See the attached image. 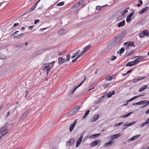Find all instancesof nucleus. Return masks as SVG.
<instances>
[{
	"label": "nucleus",
	"mask_w": 149,
	"mask_h": 149,
	"mask_svg": "<svg viewBox=\"0 0 149 149\" xmlns=\"http://www.w3.org/2000/svg\"><path fill=\"white\" fill-rule=\"evenodd\" d=\"M66 31L64 29H60L58 31V33L60 36H62L65 33Z\"/></svg>",
	"instance_id": "5701e85b"
},
{
	"label": "nucleus",
	"mask_w": 149,
	"mask_h": 149,
	"mask_svg": "<svg viewBox=\"0 0 149 149\" xmlns=\"http://www.w3.org/2000/svg\"><path fill=\"white\" fill-rule=\"evenodd\" d=\"M77 121V119H76L74 120L73 122L70 125L69 127L70 131L71 132H72L73 129V128L75 125Z\"/></svg>",
	"instance_id": "1a4fd4ad"
},
{
	"label": "nucleus",
	"mask_w": 149,
	"mask_h": 149,
	"mask_svg": "<svg viewBox=\"0 0 149 149\" xmlns=\"http://www.w3.org/2000/svg\"><path fill=\"white\" fill-rule=\"evenodd\" d=\"M114 142V141H113L112 140L109 141L105 143V145L104 146L105 147H108L109 146H110Z\"/></svg>",
	"instance_id": "4468645a"
},
{
	"label": "nucleus",
	"mask_w": 149,
	"mask_h": 149,
	"mask_svg": "<svg viewBox=\"0 0 149 149\" xmlns=\"http://www.w3.org/2000/svg\"><path fill=\"white\" fill-rule=\"evenodd\" d=\"M40 0H39L33 6L31 7V10H33L35 8L37 4L40 1Z\"/></svg>",
	"instance_id": "393cba45"
},
{
	"label": "nucleus",
	"mask_w": 149,
	"mask_h": 149,
	"mask_svg": "<svg viewBox=\"0 0 149 149\" xmlns=\"http://www.w3.org/2000/svg\"><path fill=\"white\" fill-rule=\"evenodd\" d=\"M134 58H137L134 61L135 64H136L139 62L143 61L144 59V57L139 56H135Z\"/></svg>",
	"instance_id": "39448f33"
},
{
	"label": "nucleus",
	"mask_w": 149,
	"mask_h": 149,
	"mask_svg": "<svg viewBox=\"0 0 149 149\" xmlns=\"http://www.w3.org/2000/svg\"><path fill=\"white\" fill-rule=\"evenodd\" d=\"M134 52V50L133 49H132L131 50V52L130 53H128V52H127V56H130L131 55L132 53Z\"/></svg>",
	"instance_id": "49530a36"
},
{
	"label": "nucleus",
	"mask_w": 149,
	"mask_h": 149,
	"mask_svg": "<svg viewBox=\"0 0 149 149\" xmlns=\"http://www.w3.org/2000/svg\"><path fill=\"white\" fill-rule=\"evenodd\" d=\"M133 112H131L128 113L126 114L124 116H121L120 117H121L122 118H126L130 116L131 115V114H132V113Z\"/></svg>",
	"instance_id": "cd10ccee"
},
{
	"label": "nucleus",
	"mask_w": 149,
	"mask_h": 149,
	"mask_svg": "<svg viewBox=\"0 0 149 149\" xmlns=\"http://www.w3.org/2000/svg\"><path fill=\"white\" fill-rule=\"evenodd\" d=\"M138 81V80H137V79H134L133 81V82L134 83H136Z\"/></svg>",
	"instance_id": "13d9d810"
},
{
	"label": "nucleus",
	"mask_w": 149,
	"mask_h": 149,
	"mask_svg": "<svg viewBox=\"0 0 149 149\" xmlns=\"http://www.w3.org/2000/svg\"><path fill=\"white\" fill-rule=\"evenodd\" d=\"M149 124V120H148L146 122L143 123L142 125H141V127H143L145 125Z\"/></svg>",
	"instance_id": "72a5a7b5"
},
{
	"label": "nucleus",
	"mask_w": 149,
	"mask_h": 149,
	"mask_svg": "<svg viewBox=\"0 0 149 149\" xmlns=\"http://www.w3.org/2000/svg\"><path fill=\"white\" fill-rule=\"evenodd\" d=\"M149 7H146L143 8L139 12V13L140 15L142 14L143 13L146 12L149 9Z\"/></svg>",
	"instance_id": "9b49d317"
},
{
	"label": "nucleus",
	"mask_w": 149,
	"mask_h": 149,
	"mask_svg": "<svg viewBox=\"0 0 149 149\" xmlns=\"http://www.w3.org/2000/svg\"><path fill=\"white\" fill-rule=\"evenodd\" d=\"M75 141V140L73 138H72L69 140V141L67 142L66 146H69L72 144Z\"/></svg>",
	"instance_id": "ddd939ff"
},
{
	"label": "nucleus",
	"mask_w": 149,
	"mask_h": 149,
	"mask_svg": "<svg viewBox=\"0 0 149 149\" xmlns=\"http://www.w3.org/2000/svg\"><path fill=\"white\" fill-rule=\"evenodd\" d=\"M66 52H67L66 51H64L62 52H61L59 53L58 54L59 56H62L64 54L66 53Z\"/></svg>",
	"instance_id": "79ce46f5"
},
{
	"label": "nucleus",
	"mask_w": 149,
	"mask_h": 149,
	"mask_svg": "<svg viewBox=\"0 0 149 149\" xmlns=\"http://www.w3.org/2000/svg\"><path fill=\"white\" fill-rule=\"evenodd\" d=\"M141 135H137L134 136L132 137L130 139H129L128 140V142H130V141H133L135 140V139H137L139 137H140Z\"/></svg>",
	"instance_id": "9d476101"
},
{
	"label": "nucleus",
	"mask_w": 149,
	"mask_h": 149,
	"mask_svg": "<svg viewBox=\"0 0 149 149\" xmlns=\"http://www.w3.org/2000/svg\"><path fill=\"white\" fill-rule=\"evenodd\" d=\"M143 33L144 34V36H146L147 37L149 36V33L147 30H145L142 31Z\"/></svg>",
	"instance_id": "a878e982"
},
{
	"label": "nucleus",
	"mask_w": 149,
	"mask_h": 149,
	"mask_svg": "<svg viewBox=\"0 0 149 149\" xmlns=\"http://www.w3.org/2000/svg\"><path fill=\"white\" fill-rule=\"evenodd\" d=\"M107 5H106L103 6H101V7H100V6H96V10H99L102 7H104V6H106Z\"/></svg>",
	"instance_id": "37998d69"
},
{
	"label": "nucleus",
	"mask_w": 149,
	"mask_h": 149,
	"mask_svg": "<svg viewBox=\"0 0 149 149\" xmlns=\"http://www.w3.org/2000/svg\"><path fill=\"white\" fill-rule=\"evenodd\" d=\"M64 4V1H62L61 2H60L58 3L57 4V6H61L63 5Z\"/></svg>",
	"instance_id": "a19ab883"
},
{
	"label": "nucleus",
	"mask_w": 149,
	"mask_h": 149,
	"mask_svg": "<svg viewBox=\"0 0 149 149\" xmlns=\"http://www.w3.org/2000/svg\"><path fill=\"white\" fill-rule=\"evenodd\" d=\"M133 97L134 98V99L135 100V99L139 97V96L138 95L135 96L134 97Z\"/></svg>",
	"instance_id": "69168bd1"
},
{
	"label": "nucleus",
	"mask_w": 149,
	"mask_h": 149,
	"mask_svg": "<svg viewBox=\"0 0 149 149\" xmlns=\"http://www.w3.org/2000/svg\"><path fill=\"white\" fill-rule=\"evenodd\" d=\"M101 140H97L93 142L90 144V145L92 147H94L97 145V143H100Z\"/></svg>",
	"instance_id": "6e6552de"
},
{
	"label": "nucleus",
	"mask_w": 149,
	"mask_h": 149,
	"mask_svg": "<svg viewBox=\"0 0 149 149\" xmlns=\"http://www.w3.org/2000/svg\"><path fill=\"white\" fill-rule=\"evenodd\" d=\"M125 20H123L122 22H120L118 24V27L120 28V27L123 26L125 24Z\"/></svg>",
	"instance_id": "4be33fe9"
},
{
	"label": "nucleus",
	"mask_w": 149,
	"mask_h": 149,
	"mask_svg": "<svg viewBox=\"0 0 149 149\" xmlns=\"http://www.w3.org/2000/svg\"><path fill=\"white\" fill-rule=\"evenodd\" d=\"M123 34L121 33L118 34L116 37L112 40V42L118 44V45H120L122 42L121 40L123 38Z\"/></svg>",
	"instance_id": "f257e3e1"
},
{
	"label": "nucleus",
	"mask_w": 149,
	"mask_h": 149,
	"mask_svg": "<svg viewBox=\"0 0 149 149\" xmlns=\"http://www.w3.org/2000/svg\"><path fill=\"white\" fill-rule=\"evenodd\" d=\"M24 36V33H22L21 34H20V35H18L17 36H14V38H17V39H19L20 38Z\"/></svg>",
	"instance_id": "bb28decb"
},
{
	"label": "nucleus",
	"mask_w": 149,
	"mask_h": 149,
	"mask_svg": "<svg viewBox=\"0 0 149 149\" xmlns=\"http://www.w3.org/2000/svg\"><path fill=\"white\" fill-rule=\"evenodd\" d=\"M89 112H90V111L89 110H88L85 113L84 116L82 118V120H83L87 116Z\"/></svg>",
	"instance_id": "7c9ffc66"
},
{
	"label": "nucleus",
	"mask_w": 149,
	"mask_h": 149,
	"mask_svg": "<svg viewBox=\"0 0 149 149\" xmlns=\"http://www.w3.org/2000/svg\"><path fill=\"white\" fill-rule=\"evenodd\" d=\"M9 114H10V113H9V111H8L7 115L6 116V118H8V116H9Z\"/></svg>",
	"instance_id": "e2e57ef3"
},
{
	"label": "nucleus",
	"mask_w": 149,
	"mask_h": 149,
	"mask_svg": "<svg viewBox=\"0 0 149 149\" xmlns=\"http://www.w3.org/2000/svg\"><path fill=\"white\" fill-rule=\"evenodd\" d=\"M84 1L83 0H81L79 1L77 3V6H79L80 5L82 4L83 3Z\"/></svg>",
	"instance_id": "4c0bfd02"
},
{
	"label": "nucleus",
	"mask_w": 149,
	"mask_h": 149,
	"mask_svg": "<svg viewBox=\"0 0 149 149\" xmlns=\"http://www.w3.org/2000/svg\"><path fill=\"white\" fill-rule=\"evenodd\" d=\"M78 6H77V3H76L72 7V8H76Z\"/></svg>",
	"instance_id": "864d4df0"
},
{
	"label": "nucleus",
	"mask_w": 149,
	"mask_h": 149,
	"mask_svg": "<svg viewBox=\"0 0 149 149\" xmlns=\"http://www.w3.org/2000/svg\"><path fill=\"white\" fill-rule=\"evenodd\" d=\"M133 70L132 69L130 70L127 71V74H128L130 72H131Z\"/></svg>",
	"instance_id": "0e129e2a"
},
{
	"label": "nucleus",
	"mask_w": 149,
	"mask_h": 149,
	"mask_svg": "<svg viewBox=\"0 0 149 149\" xmlns=\"http://www.w3.org/2000/svg\"><path fill=\"white\" fill-rule=\"evenodd\" d=\"M78 54V52L75 53L74 54V55L71 56L72 58L73 59L75 58L77 55Z\"/></svg>",
	"instance_id": "a18cd8bd"
},
{
	"label": "nucleus",
	"mask_w": 149,
	"mask_h": 149,
	"mask_svg": "<svg viewBox=\"0 0 149 149\" xmlns=\"http://www.w3.org/2000/svg\"><path fill=\"white\" fill-rule=\"evenodd\" d=\"M131 20V18L127 16L126 20L127 23L130 22Z\"/></svg>",
	"instance_id": "e433bc0d"
},
{
	"label": "nucleus",
	"mask_w": 149,
	"mask_h": 149,
	"mask_svg": "<svg viewBox=\"0 0 149 149\" xmlns=\"http://www.w3.org/2000/svg\"><path fill=\"white\" fill-rule=\"evenodd\" d=\"M101 101V99L99 98V99H98L97 100H95V101L94 103L95 104H98V103H100Z\"/></svg>",
	"instance_id": "c9c22d12"
},
{
	"label": "nucleus",
	"mask_w": 149,
	"mask_h": 149,
	"mask_svg": "<svg viewBox=\"0 0 149 149\" xmlns=\"http://www.w3.org/2000/svg\"><path fill=\"white\" fill-rule=\"evenodd\" d=\"M115 75H112L106 78V80L107 81H111L113 78L115 77Z\"/></svg>",
	"instance_id": "412c9836"
},
{
	"label": "nucleus",
	"mask_w": 149,
	"mask_h": 149,
	"mask_svg": "<svg viewBox=\"0 0 149 149\" xmlns=\"http://www.w3.org/2000/svg\"><path fill=\"white\" fill-rule=\"evenodd\" d=\"M28 115V111H25L22 115V116L20 117V118L21 119H24Z\"/></svg>",
	"instance_id": "dca6fc26"
},
{
	"label": "nucleus",
	"mask_w": 149,
	"mask_h": 149,
	"mask_svg": "<svg viewBox=\"0 0 149 149\" xmlns=\"http://www.w3.org/2000/svg\"><path fill=\"white\" fill-rule=\"evenodd\" d=\"M146 77H139L137 79V80H138V81H140V80H141L142 79H145L146 78Z\"/></svg>",
	"instance_id": "c03bdc74"
},
{
	"label": "nucleus",
	"mask_w": 149,
	"mask_h": 149,
	"mask_svg": "<svg viewBox=\"0 0 149 149\" xmlns=\"http://www.w3.org/2000/svg\"><path fill=\"white\" fill-rule=\"evenodd\" d=\"M100 135V134L98 133L93 134L91 136L92 137H93V138H96L97 137L99 136Z\"/></svg>",
	"instance_id": "58836bf2"
},
{
	"label": "nucleus",
	"mask_w": 149,
	"mask_h": 149,
	"mask_svg": "<svg viewBox=\"0 0 149 149\" xmlns=\"http://www.w3.org/2000/svg\"><path fill=\"white\" fill-rule=\"evenodd\" d=\"M124 18V17H123L121 15H120L117 17V19L118 20H120L123 19Z\"/></svg>",
	"instance_id": "f704fd0d"
},
{
	"label": "nucleus",
	"mask_w": 149,
	"mask_h": 149,
	"mask_svg": "<svg viewBox=\"0 0 149 149\" xmlns=\"http://www.w3.org/2000/svg\"><path fill=\"white\" fill-rule=\"evenodd\" d=\"M77 59L76 58L75 59H74L72 61V62L73 63H74Z\"/></svg>",
	"instance_id": "774afa93"
},
{
	"label": "nucleus",
	"mask_w": 149,
	"mask_h": 149,
	"mask_svg": "<svg viewBox=\"0 0 149 149\" xmlns=\"http://www.w3.org/2000/svg\"><path fill=\"white\" fill-rule=\"evenodd\" d=\"M8 132V129H6L4 130H2L0 132V134H1V136H3L6 134Z\"/></svg>",
	"instance_id": "a211bd4d"
},
{
	"label": "nucleus",
	"mask_w": 149,
	"mask_h": 149,
	"mask_svg": "<svg viewBox=\"0 0 149 149\" xmlns=\"http://www.w3.org/2000/svg\"><path fill=\"white\" fill-rule=\"evenodd\" d=\"M127 12L128 10L127 9H125L120 12L121 15L124 17L125 13Z\"/></svg>",
	"instance_id": "2f4dec72"
},
{
	"label": "nucleus",
	"mask_w": 149,
	"mask_h": 149,
	"mask_svg": "<svg viewBox=\"0 0 149 149\" xmlns=\"http://www.w3.org/2000/svg\"><path fill=\"white\" fill-rule=\"evenodd\" d=\"M83 138V136L82 134H81L80 135V136L79 137V138L78 139L77 142H76V147H78L79 145H80V144L81 143V142L82 140V139Z\"/></svg>",
	"instance_id": "423d86ee"
},
{
	"label": "nucleus",
	"mask_w": 149,
	"mask_h": 149,
	"mask_svg": "<svg viewBox=\"0 0 149 149\" xmlns=\"http://www.w3.org/2000/svg\"><path fill=\"white\" fill-rule=\"evenodd\" d=\"M123 123V122H121L119 123H118V124H116L115 125H116V126H119L122 125Z\"/></svg>",
	"instance_id": "603ef678"
},
{
	"label": "nucleus",
	"mask_w": 149,
	"mask_h": 149,
	"mask_svg": "<svg viewBox=\"0 0 149 149\" xmlns=\"http://www.w3.org/2000/svg\"><path fill=\"white\" fill-rule=\"evenodd\" d=\"M144 89H143V87L140 88L139 90V92H142L144 90Z\"/></svg>",
	"instance_id": "6e6d98bb"
},
{
	"label": "nucleus",
	"mask_w": 149,
	"mask_h": 149,
	"mask_svg": "<svg viewBox=\"0 0 149 149\" xmlns=\"http://www.w3.org/2000/svg\"><path fill=\"white\" fill-rule=\"evenodd\" d=\"M136 123V122H135V121H133L131 123H130L129 124H127V125H126V127H127V126H131L132 125L135 124Z\"/></svg>",
	"instance_id": "ea45409f"
},
{
	"label": "nucleus",
	"mask_w": 149,
	"mask_h": 149,
	"mask_svg": "<svg viewBox=\"0 0 149 149\" xmlns=\"http://www.w3.org/2000/svg\"><path fill=\"white\" fill-rule=\"evenodd\" d=\"M146 103V100H144L142 101H141L139 102L134 103L132 105L133 106L136 105H141L142 104H145Z\"/></svg>",
	"instance_id": "f8f14e48"
},
{
	"label": "nucleus",
	"mask_w": 149,
	"mask_h": 149,
	"mask_svg": "<svg viewBox=\"0 0 149 149\" xmlns=\"http://www.w3.org/2000/svg\"><path fill=\"white\" fill-rule=\"evenodd\" d=\"M125 51L124 48L123 47L121 48L120 50H119L118 52V53L122 54Z\"/></svg>",
	"instance_id": "473e14b6"
},
{
	"label": "nucleus",
	"mask_w": 149,
	"mask_h": 149,
	"mask_svg": "<svg viewBox=\"0 0 149 149\" xmlns=\"http://www.w3.org/2000/svg\"><path fill=\"white\" fill-rule=\"evenodd\" d=\"M114 43L113 42H112V40L111 42L107 45V48L108 50L111 49L113 47V44Z\"/></svg>",
	"instance_id": "2eb2a0df"
},
{
	"label": "nucleus",
	"mask_w": 149,
	"mask_h": 149,
	"mask_svg": "<svg viewBox=\"0 0 149 149\" xmlns=\"http://www.w3.org/2000/svg\"><path fill=\"white\" fill-rule=\"evenodd\" d=\"M67 58L65 59L62 57H59L58 58V63L59 65L62 64L65 62H68L70 58V54H68L66 55Z\"/></svg>",
	"instance_id": "7ed1b4c3"
},
{
	"label": "nucleus",
	"mask_w": 149,
	"mask_h": 149,
	"mask_svg": "<svg viewBox=\"0 0 149 149\" xmlns=\"http://www.w3.org/2000/svg\"><path fill=\"white\" fill-rule=\"evenodd\" d=\"M80 108V107L79 106L76 105L74 106L70 111L67 113V116H70L75 114L78 111Z\"/></svg>",
	"instance_id": "f03ea898"
},
{
	"label": "nucleus",
	"mask_w": 149,
	"mask_h": 149,
	"mask_svg": "<svg viewBox=\"0 0 149 149\" xmlns=\"http://www.w3.org/2000/svg\"><path fill=\"white\" fill-rule=\"evenodd\" d=\"M134 13V12L133 11L132 13H130V14L128 16L131 18L132 16L133 15Z\"/></svg>",
	"instance_id": "4d7b16f0"
},
{
	"label": "nucleus",
	"mask_w": 149,
	"mask_h": 149,
	"mask_svg": "<svg viewBox=\"0 0 149 149\" xmlns=\"http://www.w3.org/2000/svg\"><path fill=\"white\" fill-rule=\"evenodd\" d=\"M39 20L38 19H36L34 21V24H36L39 23Z\"/></svg>",
	"instance_id": "5fc2aeb1"
},
{
	"label": "nucleus",
	"mask_w": 149,
	"mask_h": 149,
	"mask_svg": "<svg viewBox=\"0 0 149 149\" xmlns=\"http://www.w3.org/2000/svg\"><path fill=\"white\" fill-rule=\"evenodd\" d=\"M33 26H29V27L28 29L29 30H31L32 29Z\"/></svg>",
	"instance_id": "bf43d9fd"
},
{
	"label": "nucleus",
	"mask_w": 149,
	"mask_h": 149,
	"mask_svg": "<svg viewBox=\"0 0 149 149\" xmlns=\"http://www.w3.org/2000/svg\"><path fill=\"white\" fill-rule=\"evenodd\" d=\"M85 52L83 50V51H82V52L80 54V56H81L82 55L85 53Z\"/></svg>",
	"instance_id": "052dcab7"
},
{
	"label": "nucleus",
	"mask_w": 149,
	"mask_h": 149,
	"mask_svg": "<svg viewBox=\"0 0 149 149\" xmlns=\"http://www.w3.org/2000/svg\"><path fill=\"white\" fill-rule=\"evenodd\" d=\"M43 69L45 70H47V74L48 75L49 73V72L50 70L52 68L53 66V65L52 66H50V65H49V63H45L43 65Z\"/></svg>",
	"instance_id": "20e7f679"
},
{
	"label": "nucleus",
	"mask_w": 149,
	"mask_h": 149,
	"mask_svg": "<svg viewBox=\"0 0 149 149\" xmlns=\"http://www.w3.org/2000/svg\"><path fill=\"white\" fill-rule=\"evenodd\" d=\"M115 92L113 91H112L110 92L109 93H108L107 94V97L108 98L110 97L112 95H113L114 94Z\"/></svg>",
	"instance_id": "b1692460"
},
{
	"label": "nucleus",
	"mask_w": 149,
	"mask_h": 149,
	"mask_svg": "<svg viewBox=\"0 0 149 149\" xmlns=\"http://www.w3.org/2000/svg\"><path fill=\"white\" fill-rule=\"evenodd\" d=\"M128 104V103L127 101H126L125 103L123 105V106H126Z\"/></svg>",
	"instance_id": "680f3d73"
},
{
	"label": "nucleus",
	"mask_w": 149,
	"mask_h": 149,
	"mask_svg": "<svg viewBox=\"0 0 149 149\" xmlns=\"http://www.w3.org/2000/svg\"><path fill=\"white\" fill-rule=\"evenodd\" d=\"M19 25V23H15L14 24V26H12L11 28L12 29H13V27H16L17 26Z\"/></svg>",
	"instance_id": "8fccbe9b"
},
{
	"label": "nucleus",
	"mask_w": 149,
	"mask_h": 149,
	"mask_svg": "<svg viewBox=\"0 0 149 149\" xmlns=\"http://www.w3.org/2000/svg\"><path fill=\"white\" fill-rule=\"evenodd\" d=\"M86 77H85L84 79V80H83L81 81V83L77 87H75L74 88V89L73 91H71L70 92H71V93H73L77 88H78V87L80 86H81L84 82V81H85V80H86Z\"/></svg>",
	"instance_id": "6ab92c4d"
},
{
	"label": "nucleus",
	"mask_w": 149,
	"mask_h": 149,
	"mask_svg": "<svg viewBox=\"0 0 149 149\" xmlns=\"http://www.w3.org/2000/svg\"><path fill=\"white\" fill-rule=\"evenodd\" d=\"M99 117L98 115H95V116L93 118V120L91 121L92 122H93L96 121L97 119H98Z\"/></svg>",
	"instance_id": "c756f323"
},
{
	"label": "nucleus",
	"mask_w": 149,
	"mask_h": 149,
	"mask_svg": "<svg viewBox=\"0 0 149 149\" xmlns=\"http://www.w3.org/2000/svg\"><path fill=\"white\" fill-rule=\"evenodd\" d=\"M91 47V46L90 45H88L86 46L83 49V50L86 52Z\"/></svg>",
	"instance_id": "c85d7f7f"
},
{
	"label": "nucleus",
	"mask_w": 149,
	"mask_h": 149,
	"mask_svg": "<svg viewBox=\"0 0 149 149\" xmlns=\"http://www.w3.org/2000/svg\"><path fill=\"white\" fill-rule=\"evenodd\" d=\"M134 61L128 62L125 65L127 67L132 66L135 65Z\"/></svg>",
	"instance_id": "aec40b11"
},
{
	"label": "nucleus",
	"mask_w": 149,
	"mask_h": 149,
	"mask_svg": "<svg viewBox=\"0 0 149 149\" xmlns=\"http://www.w3.org/2000/svg\"><path fill=\"white\" fill-rule=\"evenodd\" d=\"M116 58V56H113L111 57V61H113L115 60Z\"/></svg>",
	"instance_id": "3c124183"
},
{
	"label": "nucleus",
	"mask_w": 149,
	"mask_h": 149,
	"mask_svg": "<svg viewBox=\"0 0 149 149\" xmlns=\"http://www.w3.org/2000/svg\"><path fill=\"white\" fill-rule=\"evenodd\" d=\"M144 36V34L143 33V32H141L139 35V36L140 38H142Z\"/></svg>",
	"instance_id": "09e8293b"
},
{
	"label": "nucleus",
	"mask_w": 149,
	"mask_h": 149,
	"mask_svg": "<svg viewBox=\"0 0 149 149\" xmlns=\"http://www.w3.org/2000/svg\"><path fill=\"white\" fill-rule=\"evenodd\" d=\"M121 135V134L120 133H118L117 134L113 135L111 136V137L112 139H115L118 138Z\"/></svg>",
	"instance_id": "f3484780"
},
{
	"label": "nucleus",
	"mask_w": 149,
	"mask_h": 149,
	"mask_svg": "<svg viewBox=\"0 0 149 149\" xmlns=\"http://www.w3.org/2000/svg\"><path fill=\"white\" fill-rule=\"evenodd\" d=\"M109 83H108V84H104V85H103V87H104V88H107L109 86Z\"/></svg>",
	"instance_id": "de8ad7c7"
},
{
	"label": "nucleus",
	"mask_w": 149,
	"mask_h": 149,
	"mask_svg": "<svg viewBox=\"0 0 149 149\" xmlns=\"http://www.w3.org/2000/svg\"><path fill=\"white\" fill-rule=\"evenodd\" d=\"M145 94V93H142V94L140 95H139V97H140L143 96H144Z\"/></svg>",
	"instance_id": "338daca9"
},
{
	"label": "nucleus",
	"mask_w": 149,
	"mask_h": 149,
	"mask_svg": "<svg viewBox=\"0 0 149 149\" xmlns=\"http://www.w3.org/2000/svg\"><path fill=\"white\" fill-rule=\"evenodd\" d=\"M126 46H128V47H135V45L134 44V42L133 41L128 42L125 43L124 44Z\"/></svg>",
	"instance_id": "0eeeda50"
}]
</instances>
